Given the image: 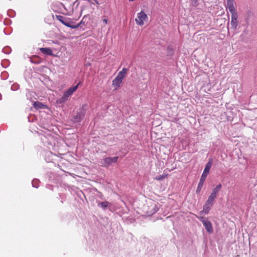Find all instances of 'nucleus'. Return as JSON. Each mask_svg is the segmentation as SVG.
<instances>
[{
    "label": "nucleus",
    "mask_w": 257,
    "mask_h": 257,
    "mask_svg": "<svg viewBox=\"0 0 257 257\" xmlns=\"http://www.w3.org/2000/svg\"><path fill=\"white\" fill-rule=\"evenodd\" d=\"M148 17L147 15L143 11L138 13L137 17L135 19V21L137 25L143 26L145 23L148 21Z\"/></svg>",
    "instance_id": "1"
},
{
    "label": "nucleus",
    "mask_w": 257,
    "mask_h": 257,
    "mask_svg": "<svg viewBox=\"0 0 257 257\" xmlns=\"http://www.w3.org/2000/svg\"><path fill=\"white\" fill-rule=\"evenodd\" d=\"M198 218H199V220L202 222L207 232L209 233L213 232V228H212V223L210 221H209L207 218H204L203 216L198 217Z\"/></svg>",
    "instance_id": "2"
},
{
    "label": "nucleus",
    "mask_w": 257,
    "mask_h": 257,
    "mask_svg": "<svg viewBox=\"0 0 257 257\" xmlns=\"http://www.w3.org/2000/svg\"><path fill=\"white\" fill-rule=\"evenodd\" d=\"M238 15L237 13L232 14L230 21V29L235 31L238 25L237 21Z\"/></svg>",
    "instance_id": "3"
},
{
    "label": "nucleus",
    "mask_w": 257,
    "mask_h": 257,
    "mask_svg": "<svg viewBox=\"0 0 257 257\" xmlns=\"http://www.w3.org/2000/svg\"><path fill=\"white\" fill-rule=\"evenodd\" d=\"M118 157H106L103 159V162L102 166L108 167L111 165L112 163H116L117 161Z\"/></svg>",
    "instance_id": "4"
},
{
    "label": "nucleus",
    "mask_w": 257,
    "mask_h": 257,
    "mask_svg": "<svg viewBox=\"0 0 257 257\" xmlns=\"http://www.w3.org/2000/svg\"><path fill=\"white\" fill-rule=\"evenodd\" d=\"M234 0H226V4L225 5L226 9L228 10L230 13L234 14L237 13L234 6Z\"/></svg>",
    "instance_id": "5"
},
{
    "label": "nucleus",
    "mask_w": 257,
    "mask_h": 257,
    "mask_svg": "<svg viewBox=\"0 0 257 257\" xmlns=\"http://www.w3.org/2000/svg\"><path fill=\"white\" fill-rule=\"evenodd\" d=\"M57 19L63 24L69 28H71L72 29H76L78 27V25H71L70 23L65 21L64 17L62 16H57Z\"/></svg>",
    "instance_id": "6"
},
{
    "label": "nucleus",
    "mask_w": 257,
    "mask_h": 257,
    "mask_svg": "<svg viewBox=\"0 0 257 257\" xmlns=\"http://www.w3.org/2000/svg\"><path fill=\"white\" fill-rule=\"evenodd\" d=\"M79 83L75 86H72L70 87L66 91L64 92V94L67 97H69L74 92H75L77 89L78 88V85Z\"/></svg>",
    "instance_id": "7"
},
{
    "label": "nucleus",
    "mask_w": 257,
    "mask_h": 257,
    "mask_svg": "<svg viewBox=\"0 0 257 257\" xmlns=\"http://www.w3.org/2000/svg\"><path fill=\"white\" fill-rule=\"evenodd\" d=\"M206 177H207V176H206L205 175L202 174V176L201 177V178L200 179L199 184H198L197 188V190H196L197 192H199L200 191L201 189L202 188V186L203 185V184L205 182V180Z\"/></svg>",
    "instance_id": "8"
},
{
    "label": "nucleus",
    "mask_w": 257,
    "mask_h": 257,
    "mask_svg": "<svg viewBox=\"0 0 257 257\" xmlns=\"http://www.w3.org/2000/svg\"><path fill=\"white\" fill-rule=\"evenodd\" d=\"M212 164V160L210 159L208 161V162L206 164L205 169L204 170V171L202 173V175H205L206 176H207V175L210 171V169L211 167Z\"/></svg>",
    "instance_id": "9"
},
{
    "label": "nucleus",
    "mask_w": 257,
    "mask_h": 257,
    "mask_svg": "<svg viewBox=\"0 0 257 257\" xmlns=\"http://www.w3.org/2000/svg\"><path fill=\"white\" fill-rule=\"evenodd\" d=\"M84 115V113L82 112V111H81L80 112H78L76 115L73 117L72 120L75 122H79L83 118Z\"/></svg>",
    "instance_id": "10"
},
{
    "label": "nucleus",
    "mask_w": 257,
    "mask_h": 257,
    "mask_svg": "<svg viewBox=\"0 0 257 257\" xmlns=\"http://www.w3.org/2000/svg\"><path fill=\"white\" fill-rule=\"evenodd\" d=\"M214 199L215 198L211 196H209L208 200H207L205 204L204 209H209L211 207Z\"/></svg>",
    "instance_id": "11"
},
{
    "label": "nucleus",
    "mask_w": 257,
    "mask_h": 257,
    "mask_svg": "<svg viewBox=\"0 0 257 257\" xmlns=\"http://www.w3.org/2000/svg\"><path fill=\"white\" fill-rule=\"evenodd\" d=\"M221 187L222 185L221 184H219L218 185H217L216 187L212 190V193H211L210 196L215 198L216 197L217 194L220 191Z\"/></svg>",
    "instance_id": "12"
},
{
    "label": "nucleus",
    "mask_w": 257,
    "mask_h": 257,
    "mask_svg": "<svg viewBox=\"0 0 257 257\" xmlns=\"http://www.w3.org/2000/svg\"><path fill=\"white\" fill-rule=\"evenodd\" d=\"M122 80L120 78L116 77L112 81V85L115 87V89H117L119 87L122 83Z\"/></svg>",
    "instance_id": "13"
},
{
    "label": "nucleus",
    "mask_w": 257,
    "mask_h": 257,
    "mask_svg": "<svg viewBox=\"0 0 257 257\" xmlns=\"http://www.w3.org/2000/svg\"><path fill=\"white\" fill-rule=\"evenodd\" d=\"M40 50L45 55H52L53 54L52 50L49 48H41Z\"/></svg>",
    "instance_id": "14"
},
{
    "label": "nucleus",
    "mask_w": 257,
    "mask_h": 257,
    "mask_svg": "<svg viewBox=\"0 0 257 257\" xmlns=\"http://www.w3.org/2000/svg\"><path fill=\"white\" fill-rule=\"evenodd\" d=\"M127 69L123 68L122 70L118 73V74L116 77L117 78H120L121 80H122L124 78V77L127 73Z\"/></svg>",
    "instance_id": "15"
},
{
    "label": "nucleus",
    "mask_w": 257,
    "mask_h": 257,
    "mask_svg": "<svg viewBox=\"0 0 257 257\" xmlns=\"http://www.w3.org/2000/svg\"><path fill=\"white\" fill-rule=\"evenodd\" d=\"M253 16V13L250 10H247L245 14V18L246 19V21L248 22L250 19L252 18Z\"/></svg>",
    "instance_id": "16"
},
{
    "label": "nucleus",
    "mask_w": 257,
    "mask_h": 257,
    "mask_svg": "<svg viewBox=\"0 0 257 257\" xmlns=\"http://www.w3.org/2000/svg\"><path fill=\"white\" fill-rule=\"evenodd\" d=\"M34 107L37 109H42L45 108L46 105L43 104L41 102L37 101L34 103Z\"/></svg>",
    "instance_id": "17"
},
{
    "label": "nucleus",
    "mask_w": 257,
    "mask_h": 257,
    "mask_svg": "<svg viewBox=\"0 0 257 257\" xmlns=\"http://www.w3.org/2000/svg\"><path fill=\"white\" fill-rule=\"evenodd\" d=\"M68 98L64 94H63V96L61 97V98H59L57 100V103H63L65 102L67 100Z\"/></svg>",
    "instance_id": "18"
},
{
    "label": "nucleus",
    "mask_w": 257,
    "mask_h": 257,
    "mask_svg": "<svg viewBox=\"0 0 257 257\" xmlns=\"http://www.w3.org/2000/svg\"><path fill=\"white\" fill-rule=\"evenodd\" d=\"M98 205H99V207H102V208H106V207L110 208L111 207L110 203H109L108 202H101L99 204H98Z\"/></svg>",
    "instance_id": "19"
},
{
    "label": "nucleus",
    "mask_w": 257,
    "mask_h": 257,
    "mask_svg": "<svg viewBox=\"0 0 257 257\" xmlns=\"http://www.w3.org/2000/svg\"><path fill=\"white\" fill-rule=\"evenodd\" d=\"M208 213V210H202L200 211V213H199V216H197V217H202L201 216H203L205 214H207Z\"/></svg>",
    "instance_id": "20"
},
{
    "label": "nucleus",
    "mask_w": 257,
    "mask_h": 257,
    "mask_svg": "<svg viewBox=\"0 0 257 257\" xmlns=\"http://www.w3.org/2000/svg\"><path fill=\"white\" fill-rule=\"evenodd\" d=\"M167 51V55L169 56H172L173 54V50L171 47H168Z\"/></svg>",
    "instance_id": "21"
},
{
    "label": "nucleus",
    "mask_w": 257,
    "mask_h": 257,
    "mask_svg": "<svg viewBox=\"0 0 257 257\" xmlns=\"http://www.w3.org/2000/svg\"><path fill=\"white\" fill-rule=\"evenodd\" d=\"M103 22L105 24H106L107 23V20L106 19H104L103 20H102Z\"/></svg>",
    "instance_id": "22"
},
{
    "label": "nucleus",
    "mask_w": 257,
    "mask_h": 257,
    "mask_svg": "<svg viewBox=\"0 0 257 257\" xmlns=\"http://www.w3.org/2000/svg\"><path fill=\"white\" fill-rule=\"evenodd\" d=\"M163 176H160V177H158V178H156V180H161V179H163Z\"/></svg>",
    "instance_id": "23"
},
{
    "label": "nucleus",
    "mask_w": 257,
    "mask_h": 257,
    "mask_svg": "<svg viewBox=\"0 0 257 257\" xmlns=\"http://www.w3.org/2000/svg\"><path fill=\"white\" fill-rule=\"evenodd\" d=\"M229 26V23L228 24V26ZM227 29L229 30V28H227Z\"/></svg>",
    "instance_id": "24"
}]
</instances>
